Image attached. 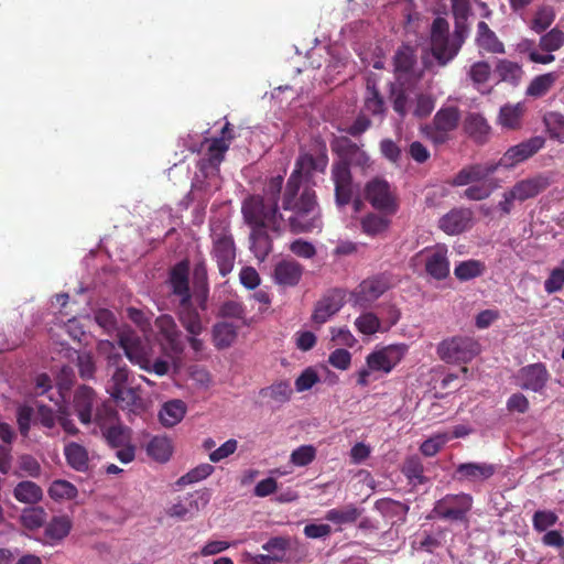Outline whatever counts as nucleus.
<instances>
[{"label":"nucleus","instance_id":"nucleus-1","mask_svg":"<svg viewBox=\"0 0 564 564\" xmlns=\"http://www.w3.org/2000/svg\"><path fill=\"white\" fill-rule=\"evenodd\" d=\"M330 147L338 156L330 169L335 204L338 208H344L351 203L354 196L351 167L359 169L362 174H366L372 166V161L368 153L348 137L336 138Z\"/></svg>","mask_w":564,"mask_h":564},{"label":"nucleus","instance_id":"nucleus-2","mask_svg":"<svg viewBox=\"0 0 564 564\" xmlns=\"http://www.w3.org/2000/svg\"><path fill=\"white\" fill-rule=\"evenodd\" d=\"M283 182V176H273L265 183L262 195H251L242 202L241 214L250 228H269L275 236L283 232L285 218L279 210Z\"/></svg>","mask_w":564,"mask_h":564},{"label":"nucleus","instance_id":"nucleus-3","mask_svg":"<svg viewBox=\"0 0 564 564\" xmlns=\"http://www.w3.org/2000/svg\"><path fill=\"white\" fill-rule=\"evenodd\" d=\"M301 188L302 184L288 180L280 196L282 209L290 213L285 226L295 235L311 232L322 224L316 192L310 187Z\"/></svg>","mask_w":564,"mask_h":564},{"label":"nucleus","instance_id":"nucleus-4","mask_svg":"<svg viewBox=\"0 0 564 564\" xmlns=\"http://www.w3.org/2000/svg\"><path fill=\"white\" fill-rule=\"evenodd\" d=\"M481 348L480 344L469 336H453L442 340L436 348L437 356L446 364H468Z\"/></svg>","mask_w":564,"mask_h":564},{"label":"nucleus","instance_id":"nucleus-5","mask_svg":"<svg viewBox=\"0 0 564 564\" xmlns=\"http://www.w3.org/2000/svg\"><path fill=\"white\" fill-rule=\"evenodd\" d=\"M364 197L373 209L387 216L395 215L400 207L395 191L387 180L379 176L365 184Z\"/></svg>","mask_w":564,"mask_h":564},{"label":"nucleus","instance_id":"nucleus-6","mask_svg":"<svg viewBox=\"0 0 564 564\" xmlns=\"http://www.w3.org/2000/svg\"><path fill=\"white\" fill-rule=\"evenodd\" d=\"M212 256L217 263L220 275H228L235 264L236 246L230 229L218 225L212 228Z\"/></svg>","mask_w":564,"mask_h":564},{"label":"nucleus","instance_id":"nucleus-7","mask_svg":"<svg viewBox=\"0 0 564 564\" xmlns=\"http://www.w3.org/2000/svg\"><path fill=\"white\" fill-rule=\"evenodd\" d=\"M412 261L422 263L425 273L433 280L443 281L449 276L448 248L444 243L425 247L412 258Z\"/></svg>","mask_w":564,"mask_h":564},{"label":"nucleus","instance_id":"nucleus-8","mask_svg":"<svg viewBox=\"0 0 564 564\" xmlns=\"http://www.w3.org/2000/svg\"><path fill=\"white\" fill-rule=\"evenodd\" d=\"M328 165V154L325 143H319L315 152H301L295 160L294 170L290 174V181L303 183V178L308 181L314 173H325Z\"/></svg>","mask_w":564,"mask_h":564},{"label":"nucleus","instance_id":"nucleus-9","mask_svg":"<svg viewBox=\"0 0 564 564\" xmlns=\"http://www.w3.org/2000/svg\"><path fill=\"white\" fill-rule=\"evenodd\" d=\"M454 46L447 20L435 18L431 26V53L440 66H446L458 54Z\"/></svg>","mask_w":564,"mask_h":564},{"label":"nucleus","instance_id":"nucleus-10","mask_svg":"<svg viewBox=\"0 0 564 564\" xmlns=\"http://www.w3.org/2000/svg\"><path fill=\"white\" fill-rule=\"evenodd\" d=\"M469 494H448L434 503L432 512L438 519L451 522H464L473 508Z\"/></svg>","mask_w":564,"mask_h":564},{"label":"nucleus","instance_id":"nucleus-11","mask_svg":"<svg viewBox=\"0 0 564 564\" xmlns=\"http://www.w3.org/2000/svg\"><path fill=\"white\" fill-rule=\"evenodd\" d=\"M513 379L522 390L543 393L551 380V372L544 362L539 361L521 367Z\"/></svg>","mask_w":564,"mask_h":564},{"label":"nucleus","instance_id":"nucleus-12","mask_svg":"<svg viewBox=\"0 0 564 564\" xmlns=\"http://www.w3.org/2000/svg\"><path fill=\"white\" fill-rule=\"evenodd\" d=\"M545 140L542 137H532L516 145L510 147L503 155L495 162L497 170L503 167L507 170L516 167L518 164L529 160L536 154L543 147Z\"/></svg>","mask_w":564,"mask_h":564},{"label":"nucleus","instance_id":"nucleus-13","mask_svg":"<svg viewBox=\"0 0 564 564\" xmlns=\"http://www.w3.org/2000/svg\"><path fill=\"white\" fill-rule=\"evenodd\" d=\"M406 351L408 346L404 344L389 345L370 352L366 357V365L373 372L389 373L401 362Z\"/></svg>","mask_w":564,"mask_h":564},{"label":"nucleus","instance_id":"nucleus-14","mask_svg":"<svg viewBox=\"0 0 564 564\" xmlns=\"http://www.w3.org/2000/svg\"><path fill=\"white\" fill-rule=\"evenodd\" d=\"M118 344L123 349L127 358L143 370H150V359L141 337L131 329L121 330L118 334Z\"/></svg>","mask_w":564,"mask_h":564},{"label":"nucleus","instance_id":"nucleus-15","mask_svg":"<svg viewBox=\"0 0 564 564\" xmlns=\"http://www.w3.org/2000/svg\"><path fill=\"white\" fill-rule=\"evenodd\" d=\"M389 285L381 276H373L364 280L351 293L350 301L354 306L366 308L378 300Z\"/></svg>","mask_w":564,"mask_h":564},{"label":"nucleus","instance_id":"nucleus-16","mask_svg":"<svg viewBox=\"0 0 564 564\" xmlns=\"http://www.w3.org/2000/svg\"><path fill=\"white\" fill-rule=\"evenodd\" d=\"M155 326L161 336V344L165 350L180 355L184 350L182 332L178 329L174 318L164 314L155 319Z\"/></svg>","mask_w":564,"mask_h":564},{"label":"nucleus","instance_id":"nucleus-17","mask_svg":"<svg viewBox=\"0 0 564 564\" xmlns=\"http://www.w3.org/2000/svg\"><path fill=\"white\" fill-rule=\"evenodd\" d=\"M345 304V292L340 289H333L328 291L315 304L312 314V321L315 324L322 325L326 323L332 316L340 311Z\"/></svg>","mask_w":564,"mask_h":564},{"label":"nucleus","instance_id":"nucleus-18","mask_svg":"<svg viewBox=\"0 0 564 564\" xmlns=\"http://www.w3.org/2000/svg\"><path fill=\"white\" fill-rule=\"evenodd\" d=\"M498 471V465L491 463H463L455 469L456 478L460 481L480 484L490 479Z\"/></svg>","mask_w":564,"mask_h":564},{"label":"nucleus","instance_id":"nucleus-19","mask_svg":"<svg viewBox=\"0 0 564 564\" xmlns=\"http://www.w3.org/2000/svg\"><path fill=\"white\" fill-rule=\"evenodd\" d=\"M551 185V178L545 174H536L518 181L510 191L518 202L536 197Z\"/></svg>","mask_w":564,"mask_h":564},{"label":"nucleus","instance_id":"nucleus-20","mask_svg":"<svg viewBox=\"0 0 564 564\" xmlns=\"http://www.w3.org/2000/svg\"><path fill=\"white\" fill-rule=\"evenodd\" d=\"M495 162L476 163L463 167L451 181L452 186H465L485 181L497 172Z\"/></svg>","mask_w":564,"mask_h":564},{"label":"nucleus","instance_id":"nucleus-21","mask_svg":"<svg viewBox=\"0 0 564 564\" xmlns=\"http://www.w3.org/2000/svg\"><path fill=\"white\" fill-rule=\"evenodd\" d=\"M473 213L468 208H453L438 220V227L445 234L459 235L470 227Z\"/></svg>","mask_w":564,"mask_h":564},{"label":"nucleus","instance_id":"nucleus-22","mask_svg":"<svg viewBox=\"0 0 564 564\" xmlns=\"http://www.w3.org/2000/svg\"><path fill=\"white\" fill-rule=\"evenodd\" d=\"M97 403V395L93 388L79 386L74 393V410L83 424H89L93 420V410Z\"/></svg>","mask_w":564,"mask_h":564},{"label":"nucleus","instance_id":"nucleus-23","mask_svg":"<svg viewBox=\"0 0 564 564\" xmlns=\"http://www.w3.org/2000/svg\"><path fill=\"white\" fill-rule=\"evenodd\" d=\"M416 65V52L410 45H401L394 53L393 66L398 82L409 80L414 75Z\"/></svg>","mask_w":564,"mask_h":564},{"label":"nucleus","instance_id":"nucleus-24","mask_svg":"<svg viewBox=\"0 0 564 564\" xmlns=\"http://www.w3.org/2000/svg\"><path fill=\"white\" fill-rule=\"evenodd\" d=\"M72 528L73 522L68 516H54L44 525L43 543L52 546L61 543Z\"/></svg>","mask_w":564,"mask_h":564},{"label":"nucleus","instance_id":"nucleus-25","mask_svg":"<svg viewBox=\"0 0 564 564\" xmlns=\"http://www.w3.org/2000/svg\"><path fill=\"white\" fill-rule=\"evenodd\" d=\"M177 316L181 325L189 335H200L205 329L203 318L194 306L192 299L180 301Z\"/></svg>","mask_w":564,"mask_h":564},{"label":"nucleus","instance_id":"nucleus-26","mask_svg":"<svg viewBox=\"0 0 564 564\" xmlns=\"http://www.w3.org/2000/svg\"><path fill=\"white\" fill-rule=\"evenodd\" d=\"M189 263L187 260L180 261L170 271L169 281L173 294L180 296V301L192 299L188 282Z\"/></svg>","mask_w":564,"mask_h":564},{"label":"nucleus","instance_id":"nucleus-27","mask_svg":"<svg viewBox=\"0 0 564 564\" xmlns=\"http://www.w3.org/2000/svg\"><path fill=\"white\" fill-rule=\"evenodd\" d=\"M303 274V267L295 260H282L274 267V280L279 285L295 286Z\"/></svg>","mask_w":564,"mask_h":564},{"label":"nucleus","instance_id":"nucleus-28","mask_svg":"<svg viewBox=\"0 0 564 564\" xmlns=\"http://www.w3.org/2000/svg\"><path fill=\"white\" fill-rule=\"evenodd\" d=\"M250 251L259 261H264L273 250V239L269 228H250Z\"/></svg>","mask_w":564,"mask_h":564},{"label":"nucleus","instance_id":"nucleus-29","mask_svg":"<svg viewBox=\"0 0 564 564\" xmlns=\"http://www.w3.org/2000/svg\"><path fill=\"white\" fill-rule=\"evenodd\" d=\"M475 42L480 50L491 54H503L505 45L485 21L477 24Z\"/></svg>","mask_w":564,"mask_h":564},{"label":"nucleus","instance_id":"nucleus-30","mask_svg":"<svg viewBox=\"0 0 564 564\" xmlns=\"http://www.w3.org/2000/svg\"><path fill=\"white\" fill-rule=\"evenodd\" d=\"M464 129L475 142L484 144L488 141L490 126L481 115L469 113L465 119Z\"/></svg>","mask_w":564,"mask_h":564},{"label":"nucleus","instance_id":"nucleus-31","mask_svg":"<svg viewBox=\"0 0 564 564\" xmlns=\"http://www.w3.org/2000/svg\"><path fill=\"white\" fill-rule=\"evenodd\" d=\"M229 149V143L224 140V138H215L212 140L206 158H203L199 161V170L204 171L207 166L215 169L217 172L219 171V165L225 159V153Z\"/></svg>","mask_w":564,"mask_h":564},{"label":"nucleus","instance_id":"nucleus-32","mask_svg":"<svg viewBox=\"0 0 564 564\" xmlns=\"http://www.w3.org/2000/svg\"><path fill=\"white\" fill-rule=\"evenodd\" d=\"M384 214L368 213L360 219L362 234L369 237H377L388 231L391 220Z\"/></svg>","mask_w":564,"mask_h":564},{"label":"nucleus","instance_id":"nucleus-33","mask_svg":"<svg viewBox=\"0 0 564 564\" xmlns=\"http://www.w3.org/2000/svg\"><path fill=\"white\" fill-rule=\"evenodd\" d=\"M95 420L100 424L102 435L111 447H121L129 443L130 430L128 427L120 423L105 426L100 423L101 416L99 411L96 412Z\"/></svg>","mask_w":564,"mask_h":564},{"label":"nucleus","instance_id":"nucleus-34","mask_svg":"<svg viewBox=\"0 0 564 564\" xmlns=\"http://www.w3.org/2000/svg\"><path fill=\"white\" fill-rule=\"evenodd\" d=\"M67 464L76 471H87L89 468L88 451L80 444L70 442L64 447Z\"/></svg>","mask_w":564,"mask_h":564},{"label":"nucleus","instance_id":"nucleus-35","mask_svg":"<svg viewBox=\"0 0 564 564\" xmlns=\"http://www.w3.org/2000/svg\"><path fill=\"white\" fill-rule=\"evenodd\" d=\"M186 413V404L178 399L167 401L160 410L159 417L166 427H172L182 421Z\"/></svg>","mask_w":564,"mask_h":564},{"label":"nucleus","instance_id":"nucleus-36","mask_svg":"<svg viewBox=\"0 0 564 564\" xmlns=\"http://www.w3.org/2000/svg\"><path fill=\"white\" fill-rule=\"evenodd\" d=\"M362 510L357 508L355 505H346L341 508H333L326 511L325 520L337 524H352L355 523L361 516Z\"/></svg>","mask_w":564,"mask_h":564},{"label":"nucleus","instance_id":"nucleus-37","mask_svg":"<svg viewBox=\"0 0 564 564\" xmlns=\"http://www.w3.org/2000/svg\"><path fill=\"white\" fill-rule=\"evenodd\" d=\"M292 388L289 381L281 380L259 391L260 397L269 399L272 404L281 405L290 401Z\"/></svg>","mask_w":564,"mask_h":564},{"label":"nucleus","instance_id":"nucleus-38","mask_svg":"<svg viewBox=\"0 0 564 564\" xmlns=\"http://www.w3.org/2000/svg\"><path fill=\"white\" fill-rule=\"evenodd\" d=\"M13 497L22 503H37L43 498L42 488L30 480L20 481L13 489Z\"/></svg>","mask_w":564,"mask_h":564},{"label":"nucleus","instance_id":"nucleus-39","mask_svg":"<svg viewBox=\"0 0 564 564\" xmlns=\"http://www.w3.org/2000/svg\"><path fill=\"white\" fill-rule=\"evenodd\" d=\"M524 107L521 104L505 105L500 108L498 122L506 129L516 130L521 127Z\"/></svg>","mask_w":564,"mask_h":564},{"label":"nucleus","instance_id":"nucleus-40","mask_svg":"<svg viewBox=\"0 0 564 564\" xmlns=\"http://www.w3.org/2000/svg\"><path fill=\"white\" fill-rule=\"evenodd\" d=\"M237 337L236 327L227 322L216 323L213 327V341L217 349L231 346Z\"/></svg>","mask_w":564,"mask_h":564},{"label":"nucleus","instance_id":"nucleus-41","mask_svg":"<svg viewBox=\"0 0 564 564\" xmlns=\"http://www.w3.org/2000/svg\"><path fill=\"white\" fill-rule=\"evenodd\" d=\"M557 77L555 73H546L534 77L525 90L527 96L533 98L545 96L555 84Z\"/></svg>","mask_w":564,"mask_h":564},{"label":"nucleus","instance_id":"nucleus-42","mask_svg":"<svg viewBox=\"0 0 564 564\" xmlns=\"http://www.w3.org/2000/svg\"><path fill=\"white\" fill-rule=\"evenodd\" d=\"M485 271L486 265L484 262L470 259L459 262L454 269V274L459 281H469L481 276Z\"/></svg>","mask_w":564,"mask_h":564},{"label":"nucleus","instance_id":"nucleus-43","mask_svg":"<svg viewBox=\"0 0 564 564\" xmlns=\"http://www.w3.org/2000/svg\"><path fill=\"white\" fill-rule=\"evenodd\" d=\"M147 453L153 459L165 463L172 455V444L167 437L154 436L147 446Z\"/></svg>","mask_w":564,"mask_h":564},{"label":"nucleus","instance_id":"nucleus-44","mask_svg":"<svg viewBox=\"0 0 564 564\" xmlns=\"http://www.w3.org/2000/svg\"><path fill=\"white\" fill-rule=\"evenodd\" d=\"M459 111L456 107L441 108L434 116L432 124L443 131H453L457 128Z\"/></svg>","mask_w":564,"mask_h":564},{"label":"nucleus","instance_id":"nucleus-45","mask_svg":"<svg viewBox=\"0 0 564 564\" xmlns=\"http://www.w3.org/2000/svg\"><path fill=\"white\" fill-rule=\"evenodd\" d=\"M193 284L196 290L204 294V299L202 300L199 306L202 310H206V296L208 294V272L207 264L204 259L197 261L193 269Z\"/></svg>","mask_w":564,"mask_h":564},{"label":"nucleus","instance_id":"nucleus-46","mask_svg":"<svg viewBox=\"0 0 564 564\" xmlns=\"http://www.w3.org/2000/svg\"><path fill=\"white\" fill-rule=\"evenodd\" d=\"M496 72L502 82L512 85H518L523 75L521 66L508 59H500L496 66Z\"/></svg>","mask_w":564,"mask_h":564},{"label":"nucleus","instance_id":"nucleus-47","mask_svg":"<svg viewBox=\"0 0 564 564\" xmlns=\"http://www.w3.org/2000/svg\"><path fill=\"white\" fill-rule=\"evenodd\" d=\"M555 19L554 9L551 6H542L535 11L530 28L538 34L543 33L551 26Z\"/></svg>","mask_w":564,"mask_h":564},{"label":"nucleus","instance_id":"nucleus-48","mask_svg":"<svg viewBox=\"0 0 564 564\" xmlns=\"http://www.w3.org/2000/svg\"><path fill=\"white\" fill-rule=\"evenodd\" d=\"M375 508L384 517L405 516L409 511V507L406 505L390 498L377 500Z\"/></svg>","mask_w":564,"mask_h":564},{"label":"nucleus","instance_id":"nucleus-49","mask_svg":"<svg viewBox=\"0 0 564 564\" xmlns=\"http://www.w3.org/2000/svg\"><path fill=\"white\" fill-rule=\"evenodd\" d=\"M77 488L67 480H55L52 482L48 495L54 500L74 499L77 496Z\"/></svg>","mask_w":564,"mask_h":564},{"label":"nucleus","instance_id":"nucleus-50","mask_svg":"<svg viewBox=\"0 0 564 564\" xmlns=\"http://www.w3.org/2000/svg\"><path fill=\"white\" fill-rule=\"evenodd\" d=\"M107 391L116 401V403L122 409L132 408L139 400V395L133 388L123 387L119 389H107Z\"/></svg>","mask_w":564,"mask_h":564},{"label":"nucleus","instance_id":"nucleus-51","mask_svg":"<svg viewBox=\"0 0 564 564\" xmlns=\"http://www.w3.org/2000/svg\"><path fill=\"white\" fill-rule=\"evenodd\" d=\"M564 45V32L558 28H553L551 31L541 36L539 47L547 53L560 50Z\"/></svg>","mask_w":564,"mask_h":564},{"label":"nucleus","instance_id":"nucleus-52","mask_svg":"<svg viewBox=\"0 0 564 564\" xmlns=\"http://www.w3.org/2000/svg\"><path fill=\"white\" fill-rule=\"evenodd\" d=\"M365 109L369 113L373 116H382L384 113L386 107L383 98L381 97L379 90L372 86L367 87V97L365 99Z\"/></svg>","mask_w":564,"mask_h":564},{"label":"nucleus","instance_id":"nucleus-53","mask_svg":"<svg viewBox=\"0 0 564 564\" xmlns=\"http://www.w3.org/2000/svg\"><path fill=\"white\" fill-rule=\"evenodd\" d=\"M545 127L551 138L564 139V116L557 111H550L544 116Z\"/></svg>","mask_w":564,"mask_h":564},{"label":"nucleus","instance_id":"nucleus-54","mask_svg":"<svg viewBox=\"0 0 564 564\" xmlns=\"http://www.w3.org/2000/svg\"><path fill=\"white\" fill-rule=\"evenodd\" d=\"M402 473L410 480H415L419 484H424L426 478L424 477V467L421 459L417 456L409 457L402 467Z\"/></svg>","mask_w":564,"mask_h":564},{"label":"nucleus","instance_id":"nucleus-55","mask_svg":"<svg viewBox=\"0 0 564 564\" xmlns=\"http://www.w3.org/2000/svg\"><path fill=\"white\" fill-rule=\"evenodd\" d=\"M316 458V448L313 445H301L290 456V462L297 467H305Z\"/></svg>","mask_w":564,"mask_h":564},{"label":"nucleus","instance_id":"nucleus-56","mask_svg":"<svg viewBox=\"0 0 564 564\" xmlns=\"http://www.w3.org/2000/svg\"><path fill=\"white\" fill-rule=\"evenodd\" d=\"M558 517L551 510H538L532 517L533 529L536 532H544L556 524Z\"/></svg>","mask_w":564,"mask_h":564},{"label":"nucleus","instance_id":"nucleus-57","mask_svg":"<svg viewBox=\"0 0 564 564\" xmlns=\"http://www.w3.org/2000/svg\"><path fill=\"white\" fill-rule=\"evenodd\" d=\"M213 471L214 467L210 464H200L197 467L191 469L182 477H180L177 480V485L185 486L198 482L207 478Z\"/></svg>","mask_w":564,"mask_h":564},{"label":"nucleus","instance_id":"nucleus-58","mask_svg":"<svg viewBox=\"0 0 564 564\" xmlns=\"http://www.w3.org/2000/svg\"><path fill=\"white\" fill-rule=\"evenodd\" d=\"M355 326L361 334L372 335L380 330V319L373 313H365L356 318Z\"/></svg>","mask_w":564,"mask_h":564},{"label":"nucleus","instance_id":"nucleus-59","mask_svg":"<svg viewBox=\"0 0 564 564\" xmlns=\"http://www.w3.org/2000/svg\"><path fill=\"white\" fill-rule=\"evenodd\" d=\"M449 440L451 437L447 434H436L424 441L420 446V451L424 456L433 457Z\"/></svg>","mask_w":564,"mask_h":564},{"label":"nucleus","instance_id":"nucleus-60","mask_svg":"<svg viewBox=\"0 0 564 564\" xmlns=\"http://www.w3.org/2000/svg\"><path fill=\"white\" fill-rule=\"evenodd\" d=\"M46 518L47 514L45 510L42 507H37L25 511L22 516V521L25 528L35 530L45 525Z\"/></svg>","mask_w":564,"mask_h":564},{"label":"nucleus","instance_id":"nucleus-61","mask_svg":"<svg viewBox=\"0 0 564 564\" xmlns=\"http://www.w3.org/2000/svg\"><path fill=\"white\" fill-rule=\"evenodd\" d=\"M564 288V267H556L551 270L549 276L544 281V291L547 294H554Z\"/></svg>","mask_w":564,"mask_h":564},{"label":"nucleus","instance_id":"nucleus-62","mask_svg":"<svg viewBox=\"0 0 564 564\" xmlns=\"http://www.w3.org/2000/svg\"><path fill=\"white\" fill-rule=\"evenodd\" d=\"M98 350L100 354L106 356L109 366H113V367H116V369L118 367H123L124 364H122L123 362L122 356L117 350V348L112 341L101 340L98 344Z\"/></svg>","mask_w":564,"mask_h":564},{"label":"nucleus","instance_id":"nucleus-63","mask_svg":"<svg viewBox=\"0 0 564 564\" xmlns=\"http://www.w3.org/2000/svg\"><path fill=\"white\" fill-rule=\"evenodd\" d=\"M319 381L317 371L313 367L305 368L295 380V389L297 392L310 390Z\"/></svg>","mask_w":564,"mask_h":564},{"label":"nucleus","instance_id":"nucleus-64","mask_svg":"<svg viewBox=\"0 0 564 564\" xmlns=\"http://www.w3.org/2000/svg\"><path fill=\"white\" fill-rule=\"evenodd\" d=\"M435 107L434 99L426 94H417L412 113L422 119L431 115Z\"/></svg>","mask_w":564,"mask_h":564}]
</instances>
